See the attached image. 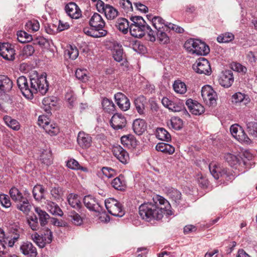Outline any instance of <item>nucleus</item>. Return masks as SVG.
Wrapping results in <instances>:
<instances>
[{"label":"nucleus","instance_id":"1","mask_svg":"<svg viewBox=\"0 0 257 257\" xmlns=\"http://www.w3.org/2000/svg\"><path fill=\"white\" fill-rule=\"evenodd\" d=\"M157 201L144 203L139 207V214L141 217L147 221L153 219L160 220L164 214L171 215L172 211L169 202L161 196L157 197Z\"/></svg>","mask_w":257,"mask_h":257},{"label":"nucleus","instance_id":"2","mask_svg":"<svg viewBox=\"0 0 257 257\" xmlns=\"http://www.w3.org/2000/svg\"><path fill=\"white\" fill-rule=\"evenodd\" d=\"M17 83L23 95L29 99H33L34 94L38 92L44 95L48 90L46 76L44 75H31L29 80L21 76L18 78Z\"/></svg>","mask_w":257,"mask_h":257},{"label":"nucleus","instance_id":"3","mask_svg":"<svg viewBox=\"0 0 257 257\" xmlns=\"http://www.w3.org/2000/svg\"><path fill=\"white\" fill-rule=\"evenodd\" d=\"M243 156L247 160H243L238 155H235L229 153L225 154L224 158L231 167H234L235 169L237 168L238 166L248 167L249 163H248L247 161H250L251 159L252 155L248 152H245L243 153Z\"/></svg>","mask_w":257,"mask_h":257},{"label":"nucleus","instance_id":"4","mask_svg":"<svg viewBox=\"0 0 257 257\" xmlns=\"http://www.w3.org/2000/svg\"><path fill=\"white\" fill-rule=\"evenodd\" d=\"M105 206L108 213L113 216L121 217L125 214L122 204L113 198L105 200Z\"/></svg>","mask_w":257,"mask_h":257},{"label":"nucleus","instance_id":"5","mask_svg":"<svg viewBox=\"0 0 257 257\" xmlns=\"http://www.w3.org/2000/svg\"><path fill=\"white\" fill-rule=\"evenodd\" d=\"M130 32L132 36L136 38H142L147 32L150 40L151 42H155L156 41L154 31L152 30L148 25L142 26H136L130 27Z\"/></svg>","mask_w":257,"mask_h":257},{"label":"nucleus","instance_id":"6","mask_svg":"<svg viewBox=\"0 0 257 257\" xmlns=\"http://www.w3.org/2000/svg\"><path fill=\"white\" fill-rule=\"evenodd\" d=\"M209 169L211 175L216 180L221 177L227 181H231L235 178V174L233 175L226 169H221L215 164H210Z\"/></svg>","mask_w":257,"mask_h":257},{"label":"nucleus","instance_id":"7","mask_svg":"<svg viewBox=\"0 0 257 257\" xmlns=\"http://www.w3.org/2000/svg\"><path fill=\"white\" fill-rule=\"evenodd\" d=\"M97 11L101 13H104L107 20H113L118 15L117 10L108 4H105L101 0H98L96 4Z\"/></svg>","mask_w":257,"mask_h":257},{"label":"nucleus","instance_id":"8","mask_svg":"<svg viewBox=\"0 0 257 257\" xmlns=\"http://www.w3.org/2000/svg\"><path fill=\"white\" fill-rule=\"evenodd\" d=\"M192 68L195 72L200 74L210 75L211 73L210 63L205 58L198 59L192 65Z\"/></svg>","mask_w":257,"mask_h":257},{"label":"nucleus","instance_id":"9","mask_svg":"<svg viewBox=\"0 0 257 257\" xmlns=\"http://www.w3.org/2000/svg\"><path fill=\"white\" fill-rule=\"evenodd\" d=\"M201 95L205 102L210 105L215 104L217 98L216 92L209 85H206L202 87Z\"/></svg>","mask_w":257,"mask_h":257},{"label":"nucleus","instance_id":"10","mask_svg":"<svg viewBox=\"0 0 257 257\" xmlns=\"http://www.w3.org/2000/svg\"><path fill=\"white\" fill-rule=\"evenodd\" d=\"M0 55L6 60L13 61L15 59V51L11 44L0 43Z\"/></svg>","mask_w":257,"mask_h":257},{"label":"nucleus","instance_id":"11","mask_svg":"<svg viewBox=\"0 0 257 257\" xmlns=\"http://www.w3.org/2000/svg\"><path fill=\"white\" fill-rule=\"evenodd\" d=\"M83 203L86 208L90 211L100 212L102 210V208L98 200L91 195L85 196L83 198Z\"/></svg>","mask_w":257,"mask_h":257},{"label":"nucleus","instance_id":"12","mask_svg":"<svg viewBox=\"0 0 257 257\" xmlns=\"http://www.w3.org/2000/svg\"><path fill=\"white\" fill-rule=\"evenodd\" d=\"M13 86V81L7 75H0V95H5L9 93Z\"/></svg>","mask_w":257,"mask_h":257},{"label":"nucleus","instance_id":"13","mask_svg":"<svg viewBox=\"0 0 257 257\" xmlns=\"http://www.w3.org/2000/svg\"><path fill=\"white\" fill-rule=\"evenodd\" d=\"M110 123L112 127L115 130L122 129L126 124L125 117L121 114L115 113L111 117Z\"/></svg>","mask_w":257,"mask_h":257},{"label":"nucleus","instance_id":"14","mask_svg":"<svg viewBox=\"0 0 257 257\" xmlns=\"http://www.w3.org/2000/svg\"><path fill=\"white\" fill-rule=\"evenodd\" d=\"M89 25L98 31H105L103 29L105 23L102 17L98 13H94L89 20Z\"/></svg>","mask_w":257,"mask_h":257},{"label":"nucleus","instance_id":"15","mask_svg":"<svg viewBox=\"0 0 257 257\" xmlns=\"http://www.w3.org/2000/svg\"><path fill=\"white\" fill-rule=\"evenodd\" d=\"M77 143L79 147L83 149H87L92 144V138L90 135L80 132L77 136Z\"/></svg>","mask_w":257,"mask_h":257},{"label":"nucleus","instance_id":"16","mask_svg":"<svg viewBox=\"0 0 257 257\" xmlns=\"http://www.w3.org/2000/svg\"><path fill=\"white\" fill-rule=\"evenodd\" d=\"M114 98L117 105L123 111H126L130 108L129 99L122 93L118 92L114 95Z\"/></svg>","mask_w":257,"mask_h":257},{"label":"nucleus","instance_id":"17","mask_svg":"<svg viewBox=\"0 0 257 257\" xmlns=\"http://www.w3.org/2000/svg\"><path fill=\"white\" fill-rule=\"evenodd\" d=\"M20 249L21 252L27 257H36L37 255L36 248L30 242H23Z\"/></svg>","mask_w":257,"mask_h":257},{"label":"nucleus","instance_id":"18","mask_svg":"<svg viewBox=\"0 0 257 257\" xmlns=\"http://www.w3.org/2000/svg\"><path fill=\"white\" fill-rule=\"evenodd\" d=\"M233 81L234 77L232 71L229 70L223 71L219 79V84L226 88L231 86Z\"/></svg>","mask_w":257,"mask_h":257},{"label":"nucleus","instance_id":"19","mask_svg":"<svg viewBox=\"0 0 257 257\" xmlns=\"http://www.w3.org/2000/svg\"><path fill=\"white\" fill-rule=\"evenodd\" d=\"M186 105L193 114L200 115L204 112L205 109L203 106L192 99H187L186 101Z\"/></svg>","mask_w":257,"mask_h":257},{"label":"nucleus","instance_id":"20","mask_svg":"<svg viewBox=\"0 0 257 257\" xmlns=\"http://www.w3.org/2000/svg\"><path fill=\"white\" fill-rule=\"evenodd\" d=\"M114 156L122 164H127L130 157L127 152L120 146L114 147L112 150Z\"/></svg>","mask_w":257,"mask_h":257},{"label":"nucleus","instance_id":"21","mask_svg":"<svg viewBox=\"0 0 257 257\" xmlns=\"http://www.w3.org/2000/svg\"><path fill=\"white\" fill-rule=\"evenodd\" d=\"M147 100L144 95H140L134 100V104L137 111L140 115H145Z\"/></svg>","mask_w":257,"mask_h":257},{"label":"nucleus","instance_id":"22","mask_svg":"<svg viewBox=\"0 0 257 257\" xmlns=\"http://www.w3.org/2000/svg\"><path fill=\"white\" fill-rule=\"evenodd\" d=\"M65 11L72 19H77L81 15V12L78 6L74 3H70L65 6Z\"/></svg>","mask_w":257,"mask_h":257},{"label":"nucleus","instance_id":"23","mask_svg":"<svg viewBox=\"0 0 257 257\" xmlns=\"http://www.w3.org/2000/svg\"><path fill=\"white\" fill-rule=\"evenodd\" d=\"M147 128V123L143 119H136L133 123V129L137 135H141Z\"/></svg>","mask_w":257,"mask_h":257},{"label":"nucleus","instance_id":"24","mask_svg":"<svg viewBox=\"0 0 257 257\" xmlns=\"http://www.w3.org/2000/svg\"><path fill=\"white\" fill-rule=\"evenodd\" d=\"M120 141L121 144L124 147L130 149H134L138 145L136 139L131 135L122 136L121 138Z\"/></svg>","mask_w":257,"mask_h":257},{"label":"nucleus","instance_id":"25","mask_svg":"<svg viewBox=\"0 0 257 257\" xmlns=\"http://www.w3.org/2000/svg\"><path fill=\"white\" fill-rule=\"evenodd\" d=\"M16 208L25 214H28L32 209V205L26 197L16 203Z\"/></svg>","mask_w":257,"mask_h":257},{"label":"nucleus","instance_id":"26","mask_svg":"<svg viewBox=\"0 0 257 257\" xmlns=\"http://www.w3.org/2000/svg\"><path fill=\"white\" fill-rule=\"evenodd\" d=\"M46 192V189L42 185L40 184L36 185L32 190L33 197L38 202L41 201L42 199L45 198V194Z\"/></svg>","mask_w":257,"mask_h":257},{"label":"nucleus","instance_id":"27","mask_svg":"<svg viewBox=\"0 0 257 257\" xmlns=\"http://www.w3.org/2000/svg\"><path fill=\"white\" fill-rule=\"evenodd\" d=\"M112 55L114 59L116 61L120 62L121 65L127 66V61L121 48L118 47L114 49Z\"/></svg>","mask_w":257,"mask_h":257},{"label":"nucleus","instance_id":"28","mask_svg":"<svg viewBox=\"0 0 257 257\" xmlns=\"http://www.w3.org/2000/svg\"><path fill=\"white\" fill-rule=\"evenodd\" d=\"M230 131L232 136L238 141L245 140L246 137L243 131L237 124H233L230 126Z\"/></svg>","mask_w":257,"mask_h":257},{"label":"nucleus","instance_id":"29","mask_svg":"<svg viewBox=\"0 0 257 257\" xmlns=\"http://www.w3.org/2000/svg\"><path fill=\"white\" fill-rule=\"evenodd\" d=\"M168 22H165V21L160 17L156 16L152 18V24L156 31L162 30H167V25Z\"/></svg>","mask_w":257,"mask_h":257},{"label":"nucleus","instance_id":"30","mask_svg":"<svg viewBox=\"0 0 257 257\" xmlns=\"http://www.w3.org/2000/svg\"><path fill=\"white\" fill-rule=\"evenodd\" d=\"M5 124L10 128L15 131H19L21 128L20 122L16 119L9 115H5L3 117Z\"/></svg>","mask_w":257,"mask_h":257},{"label":"nucleus","instance_id":"31","mask_svg":"<svg viewBox=\"0 0 257 257\" xmlns=\"http://www.w3.org/2000/svg\"><path fill=\"white\" fill-rule=\"evenodd\" d=\"M83 32L87 35L93 38H99L104 37L107 34V31H98L94 28L92 27L90 28H84L83 29Z\"/></svg>","mask_w":257,"mask_h":257},{"label":"nucleus","instance_id":"32","mask_svg":"<svg viewBox=\"0 0 257 257\" xmlns=\"http://www.w3.org/2000/svg\"><path fill=\"white\" fill-rule=\"evenodd\" d=\"M68 204L73 208L79 210L81 207V204L78 195L71 193L67 196Z\"/></svg>","mask_w":257,"mask_h":257},{"label":"nucleus","instance_id":"33","mask_svg":"<svg viewBox=\"0 0 257 257\" xmlns=\"http://www.w3.org/2000/svg\"><path fill=\"white\" fill-rule=\"evenodd\" d=\"M130 26L128 20L123 18H118L115 24V26L118 30L124 34L128 32V29H130Z\"/></svg>","mask_w":257,"mask_h":257},{"label":"nucleus","instance_id":"34","mask_svg":"<svg viewBox=\"0 0 257 257\" xmlns=\"http://www.w3.org/2000/svg\"><path fill=\"white\" fill-rule=\"evenodd\" d=\"M35 211L38 215L41 225L43 226L47 224L50 217L49 214L38 207L35 208Z\"/></svg>","mask_w":257,"mask_h":257},{"label":"nucleus","instance_id":"35","mask_svg":"<svg viewBox=\"0 0 257 257\" xmlns=\"http://www.w3.org/2000/svg\"><path fill=\"white\" fill-rule=\"evenodd\" d=\"M156 149L158 151H160L163 153L173 154L175 152V148L174 147L169 144L159 143L156 146Z\"/></svg>","mask_w":257,"mask_h":257},{"label":"nucleus","instance_id":"36","mask_svg":"<svg viewBox=\"0 0 257 257\" xmlns=\"http://www.w3.org/2000/svg\"><path fill=\"white\" fill-rule=\"evenodd\" d=\"M9 194L12 200L16 203L25 197L20 190L14 186L10 189Z\"/></svg>","mask_w":257,"mask_h":257},{"label":"nucleus","instance_id":"37","mask_svg":"<svg viewBox=\"0 0 257 257\" xmlns=\"http://www.w3.org/2000/svg\"><path fill=\"white\" fill-rule=\"evenodd\" d=\"M173 89L177 93L184 94L187 91V86L185 83L180 80H175L173 84Z\"/></svg>","mask_w":257,"mask_h":257},{"label":"nucleus","instance_id":"38","mask_svg":"<svg viewBox=\"0 0 257 257\" xmlns=\"http://www.w3.org/2000/svg\"><path fill=\"white\" fill-rule=\"evenodd\" d=\"M101 104L105 111L113 113L115 110V106L112 101L107 98L103 99Z\"/></svg>","mask_w":257,"mask_h":257},{"label":"nucleus","instance_id":"39","mask_svg":"<svg viewBox=\"0 0 257 257\" xmlns=\"http://www.w3.org/2000/svg\"><path fill=\"white\" fill-rule=\"evenodd\" d=\"M168 30H160L158 31H154L155 36L157 35V39L160 43L162 44H168L170 42V38L167 34L166 32Z\"/></svg>","mask_w":257,"mask_h":257},{"label":"nucleus","instance_id":"40","mask_svg":"<svg viewBox=\"0 0 257 257\" xmlns=\"http://www.w3.org/2000/svg\"><path fill=\"white\" fill-rule=\"evenodd\" d=\"M156 136L158 139L169 142L171 140V135L164 128L159 127L156 130Z\"/></svg>","mask_w":257,"mask_h":257},{"label":"nucleus","instance_id":"41","mask_svg":"<svg viewBox=\"0 0 257 257\" xmlns=\"http://www.w3.org/2000/svg\"><path fill=\"white\" fill-rule=\"evenodd\" d=\"M43 129L51 136H55L59 132V128L55 123L50 122L44 126Z\"/></svg>","mask_w":257,"mask_h":257},{"label":"nucleus","instance_id":"42","mask_svg":"<svg viewBox=\"0 0 257 257\" xmlns=\"http://www.w3.org/2000/svg\"><path fill=\"white\" fill-rule=\"evenodd\" d=\"M168 195L176 205L180 204L181 200V193L179 191L175 189H171L169 191Z\"/></svg>","mask_w":257,"mask_h":257},{"label":"nucleus","instance_id":"43","mask_svg":"<svg viewBox=\"0 0 257 257\" xmlns=\"http://www.w3.org/2000/svg\"><path fill=\"white\" fill-rule=\"evenodd\" d=\"M79 52L77 48L75 47L70 46L64 52V55L66 58H70L72 60L76 59L78 56Z\"/></svg>","mask_w":257,"mask_h":257},{"label":"nucleus","instance_id":"44","mask_svg":"<svg viewBox=\"0 0 257 257\" xmlns=\"http://www.w3.org/2000/svg\"><path fill=\"white\" fill-rule=\"evenodd\" d=\"M67 167L72 170H81L87 172V169L80 165L78 161L73 159H71L67 162Z\"/></svg>","mask_w":257,"mask_h":257},{"label":"nucleus","instance_id":"45","mask_svg":"<svg viewBox=\"0 0 257 257\" xmlns=\"http://www.w3.org/2000/svg\"><path fill=\"white\" fill-rule=\"evenodd\" d=\"M182 120L178 117H173L170 120V123L168 125L175 130H180L183 126Z\"/></svg>","mask_w":257,"mask_h":257},{"label":"nucleus","instance_id":"46","mask_svg":"<svg viewBox=\"0 0 257 257\" xmlns=\"http://www.w3.org/2000/svg\"><path fill=\"white\" fill-rule=\"evenodd\" d=\"M88 72L85 69H77L75 72L76 78L82 82H85L89 79Z\"/></svg>","mask_w":257,"mask_h":257},{"label":"nucleus","instance_id":"47","mask_svg":"<svg viewBox=\"0 0 257 257\" xmlns=\"http://www.w3.org/2000/svg\"><path fill=\"white\" fill-rule=\"evenodd\" d=\"M246 128L248 134L253 138H257V122H248L246 123Z\"/></svg>","mask_w":257,"mask_h":257},{"label":"nucleus","instance_id":"48","mask_svg":"<svg viewBox=\"0 0 257 257\" xmlns=\"http://www.w3.org/2000/svg\"><path fill=\"white\" fill-rule=\"evenodd\" d=\"M112 186L118 190H123L125 188V182L120 177H116L111 182Z\"/></svg>","mask_w":257,"mask_h":257},{"label":"nucleus","instance_id":"49","mask_svg":"<svg viewBox=\"0 0 257 257\" xmlns=\"http://www.w3.org/2000/svg\"><path fill=\"white\" fill-rule=\"evenodd\" d=\"M18 39L21 43L29 42L33 40L32 36L24 31H20L17 34Z\"/></svg>","mask_w":257,"mask_h":257},{"label":"nucleus","instance_id":"50","mask_svg":"<svg viewBox=\"0 0 257 257\" xmlns=\"http://www.w3.org/2000/svg\"><path fill=\"white\" fill-rule=\"evenodd\" d=\"M198 39H189L187 40L184 44V48L190 54H193V51L196 46L197 41Z\"/></svg>","mask_w":257,"mask_h":257},{"label":"nucleus","instance_id":"51","mask_svg":"<svg viewBox=\"0 0 257 257\" xmlns=\"http://www.w3.org/2000/svg\"><path fill=\"white\" fill-rule=\"evenodd\" d=\"M28 223L33 230H37L39 229V222L38 217L36 215L33 214L27 219Z\"/></svg>","mask_w":257,"mask_h":257},{"label":"nucleus","instance_id":"52","mask_svg":"<svg viewBox=\"0 0 257 257\" xmlns=\"http://www.w3.org/2000/svg\"><path fill=\"white\" fill-rule=\"evenodd\" d=\"M131 21L132 22L130 24V27L132 26H142L148 25L143 17L141 16H132L130 18Z\"/></svg>","mask_w":257,"mask_h":257},{"label":"nucleus","instance_id":"53","mask_svg":"<svg viewBox=\"0 0 257 257\" xmlns=\"http://www.w3.org/2000/svg\"><path fill=\"white\" fill-rule=\"evenodd\" d=\"M25 27L28 31L36 32L39 30L40 25L38 21L33 20L26 23Z\"/></svg>","mask_w":257,"mask_h":257},{"label":"nucleus","instance_id":"54","mask_svg":"<svg viewBox=\"0 0 257 257\" xmlns=\"http://www.w3.org/2000/svg\"><path fill=\"white\" fill-rule=\"evenodd\" d=\"M35 52V49L32 45L28 44L25 46L21 52V55L25 58L32 56Z\"/></svg>","mask_w":257,"mask_h":257},{"label":"nucleus","instance_id":"55","mask_svg":"<svg viewBox=\"0 0 257 257\" xmlns=\"http://www.w3.org/2000/svg\"><path fill=\"white\" fill-rule=\"evenodd\" d=\"M0 203L1 205L6 208L10 207L12 205V202L10 197L5 194H0Z\"/></svg>","mask_w":257,"mask_h":257},{"label":"nucleus","instance_id":"56","mask_svg":"<svg viewBox=\"0 0 257 257\" xmlns=\"http://www.w3.org/2000/svg\"><path fill=\"white\" fill-rule=\"evenodd\" d=\"M42 162L46 165H49L52 163L51 153L50 151H45L40 156Z\"/></svg>","mask_w":257,"mask_h":257},{"label":"nucleus","instance_id":"57","mask_svg":"<svg viewBox=\"0 0 257 257\" xmlns=\"http://www.w3.org/2000/svg\"><path fill=\"white\" fill-rule=\"evenodd\" d=\"M233 39L234 35L232 33H226L218 36L217 40L219 43H228Z\"/></svg>","mask_w":257,"mask_h":257},{"label":"nucleus","instance_id":"58","mask_svg":"<svg viewBox=\"0 0 257 257\" xmlns=\"http://www.w3.org/2000/svg\"><path fill=\"white\" fill-rule=\"evenodd\" d=\"M69 216L71 218V221L73 223L76 225H80L83 222V220L81 216L78 213L75 211L70 212Z\"/></svg>","mask_w":257,"mask_h":257},{"label":"nucleus","instance_id":"59","mask_svg":"<svg viewBox=\"0 0 257 257\" xmlns=\"http://www.w3.org/2000/svg\"><path fill=\"white\" fill-rule=\"evenodd\" d=\"M57 100V97L49 96L45 97L42 101V103L43 105H50L51 107H54L56 105Z\"/></svg>","mask_w":257,"mask_h":257},{"label":"nucleus","instance_id":"60","mask_svg":"<svg viewBox=\"0 0 257 257\" xmlns=\"http://www.w3.org/2000/svg\"><path fill=\"white\" fill-rule=\"evenodd\" d=\"M65 99L69 104L70 107H72L74 106L76 97L74 92L72 90H68L65 94Z\"/></svg>","mask_w":257,"mask_h":257},{"label":"nucleus","instance_id":"61","mask_svg":"<svg viewBox=\"0 0 257 257\" xmlns=\"http://www.w3.org/2000/svg\"><path fill=\"white\" fill-rule=\"evenodd\" d=\"M9 232V234H24L23 229L16 223L11 225Z\"/></svg>","mask_w":257,"mask_h":257},{"label":"nucleus","instance_id":"62","mask_svg":"<svg viewBox=\"0 0 257 257\" xmlns=\"http://www.w3.org/2000/svg\"><path fill=\"white\" fill-rule=\"evenodd\" d=\"M183 105L182 102L173 101L169 109L174 112H179L183 108Z\"/></svg>","mask_w":257,"mask_h":257},{"label":"nucleus","instance_id":"63","mask_svg":"<svg viewBox=\"0 0 257 257\" xmlns=\"http://www.w3.org/2000/svg\"><path fill=\"white\" fill-rule=\"evenodd\" d=\"M41 237L44 239L47 244H49L52 240V232L50 229L47 228L41 234Z\"/></svg>","mask_w":257,"mask_h":257},{"label":"nucleus","instance_id":"64","mask_svg":"<svg viewBox=\"0 0 257 257\" xmlns=\"http://www.w3.org/2000/svg\"><path fill=\"white\" fill-rule=\"evenodd\" d=\"M120 6L127 12L133 11V6L130 0H119Z\"/></svg>","mask_w":257,"mask_h":257}]
</instances>
